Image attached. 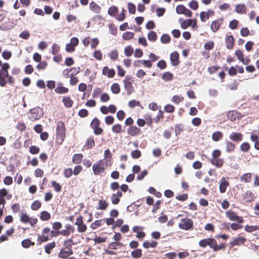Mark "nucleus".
Masks as SVG:
<instances>
[{
	"label": "nucleus",
	"mask_w": 259,
	"mask_h": 259,
	"mask_svg": "<svg viewBox=\"0 0 259 259\" xmlns=\"http://www.w3.org/2000/svg\"><path fill=\"white\" fill-rule=\"evenodd\" d=\"M74 228L72 226L68 224L65 226V229L59 231V233H60V235L67 237L71 233H74Z\"/></svg>",
	"instance_id": "nucleus-13"
},
{
	"label": "nucleus",
	"mask_w": 259,
	"mask_h": 259,
	"mask_svg": "<svg viewBox=\"0 0 259 259\" xmlns=\"http://www.w3.org/2000/svg\"><path fill=\"white\" fill-rule=\"evenodd\" d=\"M133 80L132 77L128 76H126L123 80V84L124 89L128 95H131L134 92V88L133 85Z\"/></svg>",
	"instance_id": "nucleus-6"
},
{
	"label": "nucleus",
	"mask_w": 259,
	"mask_h": 259,
	"mask_svg": "<svg viewBox=\"0 0 259 259\" xmlns=\"http://www.w3.org/2000/svg\"><path fill=\"white\" fill-rule=\"evenodd\" d=\"M117 12L118 9L115 6H112L110 7L108 11V14L112 17H115Z\"/></svg>",
	"instance_id": "nucleus-45"
},
{
	"label": "nucleus",
	"mask_w": 259,
	"mask_h": 259,
	"mask_svg": "<svg viewBox=\"0 0 259 259\" xmlns=\"http://www.w3.org/2000/svg\"><path fill=\"white\" fill-rule=\"evenodd\" d=\"M62 102L64 106L67 108H70L72 106L73 101L69 96L65 97L63 98Z\"/></svg>",
	"instance_id": "nucleus-33"
},
{
	"label": "nucleus",
	"mask_w": 259,
	"mask_h": 259,
	"mask_svg": "<svg viewBox=\"0 0 259 259\" xmlns=\"http://www.w3.org/2000/svg\"><path fill=\"white\" fill-rule=\"evenodd\" d=\"M74 244L72 238H70L64 241L63 247L58 253V256L60 258H65L73 253L72 247Z\"/></svg>",
	"instance_id": "nucleus-2"
},
{
	"label": "nucleus",
	"mask_w": 259,
	"mask_h": 259,
	"mask_svg": "<svg viewBox=\"0 0 259 259\" xmlns=\"http://www.w3.org/2000/svg\"><path fill=\"white\" fill-rule=\"evenodd\" d=\"M73 174V170L71 168H67L64 169L63 175L65 178H69Z\"/></svg>",
	"instance_id": "nucleus-50"
},
{
	"label": "nucleus",
	"mask_w": 259,
	"mask_h": 259,
	"mask_svg": "<svg viewBox=\"0 0 259 259\" xmlns=\"http://www.w3.org/2000/svg\"><path fill=\"white\" fill-rule=\"evenodd\" d=\"M51 186L53 187L54 190L56 192H60L62 189L61 185L56 181H53L51 182Z\"/></svg>",
	"instance_id": "nucleus-43"
},
{
	"label": "nucleus",
	"mask_w": 259,
	"mask_h": 259,
	"mask_svg": "<svg viewBox=\"0 0 259 259\" xmlns=\"http://www.w3.org/2000/svg\"><path fill=\"white\" fill-rule=\"evenodd\" d=\"M60 47L57 44H53L52 47L51 53L53 55H55L58 54V53L60 51Z\"/></svg>",
	"instance_id": "nucleus-48"
},
{
	"label": "nucleus",
	"mask_w": 259,
	"mask_h": 259,
	"mask_svg": "<svg viewBox=\"0 0 259 259\" xmlns=\"http://www.w3.org/2000/svg\"><path fill=\"white\" fill-rule=\"evenodd\" d=\"M105 161H104L105 163H106V166H110L111 165V157H112V154L109 149H107L105 151L104 154Z\"/></svg>",
	"instance_id": "nucleus-23"
},
{
	"label": "nucleus",
	"mask_w": 259,
	"mask_h": 259,
	"mask_svg": "<svg viewBox=\"0 0 259 259\" xmlns=\"http://www.w3.org/2000/svg\"><path fill=\"white\" fill-rule=\"evenodd\" d=\"M192 22H193V21L192 19H188V20H185L181 23V27L183 29H186L187 27H188L189 26H190L192 25Z\"/></svg>",
	"instance_id": "nucleus-56"
},
{
	"label": "nucleus",
	"mask_w": 259,
	"mask_h": 259,
	"mask_svg": "<svg viewBox=\"0 0 259 259\" xmlns=\"http://www.w3.org/2000/svg\"><path fill=\"white\" fill-rule=\"evenodd\" d=\"M122 244L118 242H113L108 245V249L105 250V252L110 255L115 254L116 253L112 250H116L120 248Z\"/></svg>",
	"instance_id": "nucleus-12"
},
{
	"label": "nucleus",
	"mask_w": 259,
	"mask_h": 259,
	"mask_svg": "<svg viewBox=\"0 0 259 259\" xmlns=\"http://www.w3.org/2000/svg\"><path fill=\"white\" fill-rule=\"evenodd\" d=\"M235 40L232 35H227L225 37V44L227 48L231 50L234 48Z\"/></svg>",
	"instance_id": "nucleus-14"
},
{
	"label": "nucleus",
	"mask_w": 259,
	"mask_h": 259,
	"mask_svg": "<svg viewBox=\"0 0 259 259\" xmlns=\"http://www.w3.org/2000/svg\"><path fill=\"white\" fill-rule=\"evenodd\" d=\"M50 231V228L48 227L45 228L42 231V234L41 235L38 234V237L36 240L37 243L41 244L43 242L49 241L50 239L49 235V233Z\"/></svg>",
	"instance_id": "nucleus-5"
},
{
	"label": "nucleus",
	"mask_w": 259,
	"mask_h": 259,
	"mask_svg": "<svg viewBox=\"0 0 259 259\" xmlns=\"http://www.w3.org/2000/svg\"><path fill=\"white\" fill-rule=\"evenodd\" d=\"M259 229V226H249L246 225L244 227V230L246 232L251 233L253 231L258 230Z\"/></svg>",
	"instance_id": "nucleus-41"
},
{
	"label": "nucleus",
	"mask_w": 259,
	"mask_h": 259,
	"mask_svg": "<svg viewBox=\"0 0 259 259\" xmlns=\"http://www.w3.org/2000/svg\"><path fill=\"white\" fill-rule=\"evenodd\" d=\"M250 146L247 142L243 143L240 146V150L242 151L246 152L249 151Z\"/></svg>",
	"instance_id": "nucleus-58"
},
{
	"label": "nucleus",
	"mask_w": 259,
	"mask_h": 259,
	"mask_svg": "<svg viewBox=\"0 0 259 259\" xmlns=\"http://www.w3.org/2000/svg\"><path fill=\"white\" fill-rule=\"evenodd\" d=\"M179 54L177 52H174L170 55L171 63L173 66H177L180 62L179 60Z\"/></svg>",
	"instance_id": "nucleus-22"
},
{
	"label": "nucleus",
	"mask_w": 259,
	"mask_h": 259,
	"mask_svg": "<svg viewBox=\"0 0 259 259\" xmlns=\"http://www.w3.org/2000/svg\"><path fill=\"white\" fill-rule=\"evenodd\" d=\"M235 147V146L232 142L230 141L226 142V149L227 152L230 153L234 151Z\"/></svg>",
	"instance_id": "nucleus-47"
},
{
	"label": "nucleus",
	"mask_w": 259,
	"mask_h": 259,
	"mask_svg": "<svg viewBox=\"0 0 259 259\" xmlns=\"http://www.w3.org/2000/svg\"><path fill=\"white\" fill-rule=\"evenodd\" d=\"M170 37L167 34H163L160 38L161 42L163 44H168L170 41Z\"/></svg>",
	"instance_id": "nucleus-49"
},
{
	"label": "nucleus",
	"mask_w": 259,
	"mask_h": 259,
	"mask_svg": "<svg viewBox=\"0 0 259 259\" xmlns=\"http://www.w3.org/2000/svg\"><path fill=\"white\" fill-rule=\"evenodd\" d=\"M214 47V42L212 41H208L206 42L204 45V48L206 50H212Z\"/></svg>",
	"instance_id": "nucleus-63"
},
{
	"label": "nucleus",
	"mask_w": 259,
	"mask_h": 259,
	"mask_svg": "<svg viewBox=\"0 0 259 259\" xmlns=\"http://www.w3.org/2000/svg\"><path fill=\"white\" fill-rule=\"evenodd\" d=\"M157 242L154 240H151V241H146L143 242V246L146 249H148L149 248H155L157 246Z\"/></svg>",
	"instance_id": "nucleus-29"
},
{
	"label": "nucleus",
	"mask_w": 259,
	"mask_h": 259,
	"mask_svg": "<svg viewBox=\"0 0 259 259\" xmlns=\"http://www.w3.org/2000/svg\"><path fill=\"white\" fill-rule=\"evenodd\" d=\"M62 83H60L58 85L57 87L55 89V92L57 94H65L68 92L69 90L68 88L63 87Z\"/></svg>",
	"instance_id": "nucleus-30"
},
{
	"label": "nucleus",
	"mask_w": 259,
	"mask_h": 259,
	"mask_svg": "<svg viewBox=\"0 0 259 259\" xmlns=\"http://www.w3.org/2000/svg\"><path fill=\"white\" fill-rule=\"evenodd\" d=\"M143 228L139 226H135L133 227V232L137 233L136 237L138 238L141 239L145 237L146 234L144 232L140 231Z\"/></svg>",
	"instance_id": "nucleus-24"
},
{
	"label": "nucleus",
	"mask_w": 259,
	"mask_h": 259,
	"mask_svg": "<svg viewBox=\"0 0 259 259\" xmlns=\"http://www.w3.org/2000/svg\"><path fill=\"white\" fill-rule=\"evenodd\" d=\"M183 100H184L183 97H180L178 95L174 96L171 99L172 102L176 103V104H179L180 102H182Z\"/></svg>",
	"instance_id": "nucleus-57"
},
{
	"label": "nucleus",
	"mask_w": 259,
	"mask_h": 259,
	"mask_svg": "<svg viewBox=\"0 0 259 259\" xmlns=\"http://www.w3.org/2000/svg\"><path fill=\"white\" fill-rule=\"evenodd\" d=\"M179 227L182 230H190L193 228V222L189 218L182 219L179 224Z\"/></svg>",
	"instance_id": "nucleus-7"
},
{
	"label": "nucleus",
	"mask_w": 259,
	"mask_h": 259,
	"mask_svg": "<svg viewBox=\"0 0 259 259\" xmlns=\"http://www.w3.org/2000/svg\"><path fill=\"white\" fill-rule=\"evenodd\" d=\"M223 137V134L220 131L214 132L212 135V139L215 142H217L222 139Z\"/></svg>",
	"instance_id": "nucleus-36"
},
{
	"label": "nucleus",
	"mask_w": 259,
	"mask_h": 259,
	"mask_svg": "<svg viewBox=\"0 0 259 259\" xmlns=\"http://www.w3.org/2000/svg\"><path fill=\"white\" fill-rule=\"evenodd\" d=\"M174 78L173 74L169 72H166L162 74V78L165 81H168L171 80Z\"/></svg>",
	"instance_id": "nucleus-39"
},
{
	"label": "nucleus",
	"mask_w": 259,
	"mask_h": 259,
	"mask_svg": "<svg viewBox=\"0 0 259 259\" xmlns=\"http://www.w3.org/2000/svg\"><path fill=\"white\" fill-rule=\"evenodd\" d=\"M199 245L202 248L209 246L214 251L224 249L226 247L225 244L224 243L218 245L217 241L212 238H208L200 240Z\"/></svg>",
	"instance_id": "nucleus-1"
},
{
	"label": "nucleus",
	"mask_w": 259,
	"mask_h": 259,
	"mask_svg": "<svg viewBox=\"0 0 259 259\" xmlns=\"http://www.w3.org/2000/svg\"><path fill=\"white\" fill-rule=\"evenodd\" d=\"M253 174L251 172H246L241 175L240 181L244 183H250L252 179Z\"/></svg>",
	"instance_id": "nucleus-21"
},
{
	"label": "nucleus",
	"mask_w": 259,
	"mask_h": 259,
	"mask_svg": "<svg viewBox=\"0 0 259 259\" xmlns=\"http://www.w3.org/2000/svg\"><path fill=\"white\" fill-rule=\"evenodd\" d=\"M102 74L107 76L109 78H113L115 74V71L113 69H110L107 66L103 67L102 71Z\"/></svg>",
	"instance_id": "nucleus-19"
},
{
	"label": "nucleus",
	"mask_w": 259,
	"mask_h": 259,
	"mask_svg": "<svg viewBox=\"0 0 259 259\" xmlns=\"http://www.w3.org/2000/svg\"><path fill=\"white\" fill-rule=\"evenodd\" d=\"M83 157V154L81 153L74 154L72 158V163L76 164L80 163L82 161Z\"/></svg>",
	"instance_id": "nucleus-27"
},
{
	"label": "nucleus",
	"mask_w": 259,
	"mask_h": 259,
	"mask_svg": "<svg viewBox=\"0 0 259 259\" xmlns=\"http://www.w3.org/2000/svg\"><path fill=\"white\" fill-rule=\"evenodd\" d=\"M157 38L156 33L154 31H150L148 34V39L151 41H155Z\"/></svg>",
	"instance_id": "nucleus-52"
},
{
	"label": "nucleus",
	"mask_w": 259,
	"mask_h": 259,
	"mask_svg": "<svg viewBox=\"0 0 259 259\" xmlns=\"http://www.w3.org/2000/svg\"><path fill=\"white\" fill-rule=\"evenodd\" d=\"M100 124V122L99 119L97 118H95L93 119V120L92 121L91 123V126L92 128H94L95 127H97L99 126Z\"/></svg>",
	"instance_id": "nucleus-64"
},
{
	"label": "nucleus",
	"mask_w": 259,
	"mask_h": 259,
	"mask_svg": "<svg viewBox=\"0 0 259 259\" xmlns=\"http://www.w3.org/2000/svg\"><path fill=\"white\" fill-rule=\"evenodd\" d=\"M227 117L232 121H235L236 118H241L242 115L241 114L235 110L229 111L227 114Z\"/></svg>",
	"instance_id": "nucleus-15"
},
{
	"label": "nucleus",
	"mask_w": 259,
	"mask_h": 259,
	"mask_svg": "<svg viewBox=\"0 0 259 259\" xmlns=\"http://www.w3.org/2000/svg\"><path fill=\"white\" fill-rule=\"evenodd\" d=\"M22 246L24 248H28L32 245V242L29 239H25L21 242Z\"/></svg>",
	"instance_id": "nucleus-61"
},
{
	"label": "nucleus",
	"mask_w": 259,
	"mask_h": 259,
	"mask_svg": "<svg viewBox=\"0 0 259 259\" xmlns=\"http://www.w3.org/2000/svg\"><path fill=\"white\" fill-rule=\"evenodd\" d=\"M51 218V214L47 211H43L40 212V219L42 221H48Z\"/></svg>",
	"instance_id": "nucleus-46"
},
{
	"label": "nucleus",
	"mask_w": 259,
	"mask_h": 259,
	"mask_svg": "<svg viewBox=\"0 0 259 259\" xmlns=\"http://www.w3.org/2000/svg\"><path fill=\"white\" fill-rule=\"evenodd\" d=\"M223 19L222 18L213 21L210 25L211 30L216 32L220 28L221 25L223 23Z\"/></svg>",
	"instance_id": "nucleus-17"
},
{
	"label": "nucleus",
	"mask_w": 259,
	"mask_h": 259,
	"mask_svg": "<svg viewBox=\"0 0 259 259\" xmlns=\"http://www.w3.org/2000/svg\"><path fill=\"white\" fill-rule=\"evenodd\" d=\"M226 215L230 221H236L237 223L240 224L244 222V219L242 217L238 216L236 212L231 210L226 211Z\"/></svg>",
	"instance_id": "nucleus-8"
},
{
	"label": "nucleus",
	"mask_w": 259,
	"mask_h": 259,
	"mask_svg": "<svg viewBox=\"0 0 259 259\" xmlns=\"http://www.w3.org/2000/svg\"><path fill=\"white\" fill-rule=\"evenodd\" d=\"M164 110L166 112L171 113L175 110V107L171 104H167L164 107Z\"/></svg>",
	"instance_id": "nucleus-54"
},
{
	"label": "nucleus",
	"mask_w": 259,
	"mask_h": 259,
	"mask_svg": "<svg viewBox=\"0 0 259 259\" xmlns=\"http://www.w3.org/2000/svg\"><path fill=\"white\" fill-rule=\"evenodd\" d=\"M108 56L113 61H115V60H117L118 57V51L116 50H114L111 51L108 54Z\"/></svg>",
	"instance_id": "nucleus-44"
},
{
	"label": "nucleus",
	"mask_w": 259,
	"mask_h": 259,
	"mask_svg": "<svg viewBox=\"0 0 259 259\" xmlns=\"http://www.w3.org/2000/svg\"><path fill=\"white\" fill-rule=\"evenodd\" d=\"M112 131L116 134H119L121 132L122 127L120 124H115L112 127Z\"/></svg>",
	"instance_id": "nucleus-51"
},
{
	"label": "nucleus",
	"mask_w": 259,
	"mask_h": 259,
	"mask_svg": "<svg viewBox=\"0 0 259 259\" xmlns=\"http://www.w3.org/2000/svg\"><path fill=\"white\" fill-rule=\"evenodd\" d=\"M162 203V201L160 200H157L155 204H153V207L151 210L152 212L154 213L156 211L160 208V205Z\"/></svg>",
	"instance_id": "nucleus-55"
},
{
	"label": "nucleus",
	"mask_w": 259,
	"mask_h": 259,
	"mask_svg": "<svg viewBox=\"0 0 259 259\" xmlns=\"http://www.w3.org/2000/svg\"><path fill=\"white\" fill-rule=\"evenodd\" d=\"M109 205L108 203L106 200L100 199L98 202V206L97 209L99 210H105Z\"/></svg>",
	"instance_id": "nucleus-32"
},
{
	"label": "nucleus",
	"mask_w": 259,
	"mask_h": 259,
	"mask_svg": "<svg viewBox=\"0 0 259 259\" xmlns=\"http://www.w3.org/2000/svg\"><path fill=\"white\" fill-rule=\"evenodd\" d=\"M111 90L113 94H119L120 91L119 85L117 83H114L111 87Z\"/></svg>",
	"instance_id": "nucleus-42"
},
{
	"label": "nucleus",
	"mask_w": 259,
	"mask_h": 259,
	"mask_svg": "<svg viewBox=\"0 0 259 259\" xmlns=\"http://www.w3.org/2000/svg\"><path fill=\"white\" fill-rule=\"evenodd\" d=\"M247 8L244 4H239L236 6L235 11L239 14H246Z\"/></svg>",
	"instance_id": "nucleus-31"
},
{
	"label": "nucleus",
	"mask_w": 259,
	"mask_h": 259,
	"mask_svg": "<svg viewBox=\"0 0 259 259\" xmlns=\"http://www.w3.org/2000/svg\"><path fill=\"white\" fill-rule=\"evenodd\" d=\"M75 225L77 226V231L79 233H84L87 230V226L83 223V218L82 215H79L76 218Z\"/></svg>",
	"instance_id": "nucleus-9"
},
{
	"label": "nucleus",
	"mask_w": 259,
	"mask_h": 259,
	"mask_svg": "<svg viewBox=\"0 0 259 259\" xmlns=\"http://www.w3.org/2000/svg\"><path fill=\"white\" fill-rule=\"evenodd\" d=\"M131 156L134 159H138L141 156V152L139 150H134L131 153Z\"/></svg>",
	"instance_id": "nucleus-60"
},
{
	"label": "nucleus",
	"mask_w": 259,
	"mask_h": 259,
	"mask_svg": "<svg viewBox=\"0 0 259 259\" xmlns=\"http://www.w3.org/2000/svg\"><path fill=\"white\" fill-rule=\"evenodd\" d=\"M255 197L254 194L250 190H247L243 196V200L247 202L253 201Z\"/></svg>",
	"instance_id": "nucleus-20"
},
{
	"label": "nucleus",
	"mask_w": 259,
	"mask_h": 259,
	"mask_svg": "<svg viewBox=\"0 0 259 259\" xmlns=\"http://www.w3.org/2000/svg\"><path fill=\"white\" fill-rule=\"evenodd\" d=\"M56 244L55 241H53L52 242L47 243L45 246V252L48 254H50L51 252V250L55 247Z\"/></svg>",
	"instance_id": "nucleus-34"
},
{
	"label": "nucleus",
	"mask_w": 259,
	"mask_h": 259,
	"mask_svg": "<svg viewBox=\"0 0 259 259\" xmlns=\"http://www.w3.org/2000/svg\"><path fill=\"white\" fill-rule=\"evenodd\" d=\"M56 133V142L61 144L66 137V128L63 121H59L57 123Z\"/></svg>",
	"instance_id": "nucleus-3"
},
{
	"label": "nucleus",
	"mask_w": 259,
	"mask_h": 259,
	"mask_svg": "<svg viewBox=\"0 0 259 259\" xmlns=\"http://www.w3.org/2000/svg\"><path fill=\"white\" fill-rule=\"evenodd\" d=\"M246 240L247 239L244 236L238 235L237 237L233 238L229 245L230 247H233L234 246L243 245L245 244Z\"/></svg>",
	"instance_id": "nucleus-10"
},
{
	"label": "nucleus",
	"mask_w": 259,
	"mask_h": 259,
	"mask_svg": "<svg viewBox=\"0 0 259 259\" xmlns=\"http://www.w3.org/2000/svg\"><path fill=\"white\" fill-rule=\"evenodd\" d=\"M210 161L212 165L218 168L222 167L224 164L223 159L220 158V157L214 159L211 158Z\"/></svg>",
	"instance_id": "nucleus-25"
},
{
	"label": "nucleus",
	"mask_w": 259,
	"mask_h": 259,
	"mask_svg": "<svg viewBox=\"0 0 259 259\" xmlns=\"http://www.w3.org/2000/svg\"><path fill=\"white\" fill-rule=\"evenodd\" d=\"M95 145V141L93 137H90L87 139L85 146L87 149H91Z\"/></svg>",
	"instance_id": "nucleus-38"
},
{
	"label": "nucleus",
	"mask_w": 259,
	"mask_h": 259,
	"mask_svg": "<svg viewBox=\"0 0 259 259\" xmlns=\"http://www.w3.org/2000/svg\"><path fill=\"white\" fill-rule=\"evenodd\" d=\"M127 132L130 136L134 137L139 135L141 133V130L136 126H131L128 128Z\"/></svg>",
	"instance_id": "nucleus-18"
},
{
	"label": "nucleus",
	"mask_w": 259,
	"mask_h": 259,
	"mask_svg": "<svg viewBox=\"0 0 259 259\" xmlns=\"http://www.w3.org/2000/svg\"><path fill=\"white\" fill-rule=\"evenodd\" d=\"M79 43L78 39L76 37L71 38L70 43L66 44L65 51L69 53L73 52L75 50V47L78 46Z\"/></svg>",
	"instance_id": "nucleus-11"
},
{
	"label": "nucleus",
	"mask_w": 259,
	"mask_h": 259,
	"mask_svg": "<svg viewBox=\"0 0 259 259\" xmlns=\"http://www.w3.org/2000/svg\"><path fill=\"white\" fill-rule=\"evenodd\" d=\"M104 223V220L103 219L96 220L91 224L90 227L93 229H97L98 227L103 225Z\"/></svg>",
	"instance_id": "nucleus-35"
},
{
	"label": "nucleus",
	"mask_w": 259,
	"mask_h": 259,
	"mask_svg": "<svg viewBox=\"0 0 259 259\" xmlns=\"http://www.w3.org/2000/svg\"><path fill=\"white\" fill-rule=\"evenodd\" d=\"M134 36V33L133 32L130 31H126L124 32L122 35L123 38L125 40H130V39L132 38Z\"/></svg>",
	"instance_id": "nucleus-59"
},
{
	"label": "nucleus",
	"mask_w": 259,
	"mask_h": 259,
	"mask_svg": "<svg viewBox=\"0 0 259 259\" xmlns=\"http://www.w3.org/2000/svg\"><path fill=\"white\" fill-rule=\"evenodd\" d=\"M106 163L104 162V160H99L96 162L92 167L93 172L95 176H101L103 174L107 167Z\"/></svg>",
	"instance_id": "nucleus-4"
},
{
	"label": "nucleus",
	"mask_w": 259,
	"mask_h": 259,
	"mask_svg": "<svg viewBox=\"0 0 259 259\" xmlns=\"http://www.w3.org/2000/svg\"><path fill=\"white\" fill-rule=\"evenodd\" d=\"M9 72L0 71V86L5 87L7 83L6 78L8 77Z\"/></svg>",
	"instance_id": "nucleus-26"
},
{
	"label": "nucleus",
	"mask_w": 259,
	"mask_h": 259,
	"mask_svg": "<svg viewBox=\"0 0 259 259\" xmlns=\"http://www.w3.org/2000/svg\"><path fill=\"white\" fill-rule=\"evenodd\" d=\"M131 255L133 258H138L142 256V251L141 249H136L131 252Z\"/></svg>",
	"instance_id": "nucleus-40"
},
{
	"label": "nucleus",
	"mask_w": 259,
	"mask_h": 259,
	"mask_svg": "<svg viewBox=\"0 0 259 259\" xmlns=\"http://www.w3.org/2000/svg\"><path fill=\"white\" fill-rule=\"evenodd\" d=\"M229 138L233 141L239 142L242 140V135L240 133H232L229 136Z\"/></svg>",
	"instance_id": "nucleus-28"
},
{
	"label": "nucleus",
	"mask_w": 259,
	"mask_h": 259,
	"mask_svg": "<svg viewBox=\"0 0 259 259\" xmlns=\"http://www.w3.org/2000/svg\"><path fill=\"white\" fill-rule=\"evenodd\" d=\"M90 9L95 13H99L101 11V8L94 2L92 1L90 4Z\"/></svg>",
	"instance_id": "nucleus-37"
},
{
	"label": "nucleus",
	"mask_w": 259,
	"mask_h": 259,
	"mask_svg": "<svg viewBox=\"0 0 259 259\" xmlns=\"http://www.w3.org/2000/svg\"><path fill=\"white\" fill-rule=\"evenodd\" d=\"M134 52V49L131 46H128L124 49V54L127 57L132 56Z\"/></svg>",
	"instance_id": "nucleus-53"
},
{
	"label": "nucleus",
	"mask_w": 259,
	"mask_h": 259,
	"mask_svg": "<svg viewBox=\"0 0 259 259\" xmlns=\"http://www.w3.org/2000/svg\"><path fill=\"white\" fill-rule=\"evenodd\" d=\"M230 185L228 181L224 177L222 178L220 182L219 190L221 193H224L226 192L227 187Z\"/></svg>",
	"instance_id": "nucleus-16"
},
{
	"label": "nucleus",
	"mask_w": 259,
	"mask_h": 259,
	"mask_svg": "<svg viewBox=\"0 0 259 259\" xmlns=\"http://www.w3.org/2000/svg\"><path fill=\"white\" fill-rule=\"evenodd\" d=\"M93 56L98 60L101 61L102 59V54L100 50H96L94 52Z\"/></svg>",
	"instance_id": "nucleus-62"
}]
</instances>
